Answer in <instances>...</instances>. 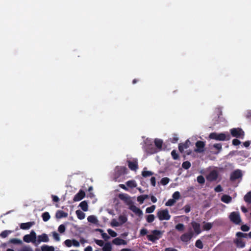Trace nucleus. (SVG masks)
Here are the masks:
<instances>
[{"label":"nucleus","instance_id":"39448f33","mask_svg":"<svg viewBox=\"0 0 251 251\" xmlns=\"http://www.w3.org/2000/svg\"><path fill=\"white\" fill-rule=\"evenodd\" d=\"M23 240L26 243L32 242L36 245V234L34 230H32L29 234H26L23 237Z\"/></svg>","mask_w":251,"mask_h":251},{"label":"nucleus","instance_id":"5fc2aeb1","mask_svg":"<svg viewBox=\"0 0 251 251\" xmlns=\"http://www.w3.org/2000/svg\"><path fill=\"white\" fill-rule=\"evenodd\" d=\"M147 151L150 154H153L156 152V150L154 147L149 148L147 149Z\"/></svg>","mask_w":251,"mask_h":251},{"label":"nucleus","instance_id":"ddd939ff","mask_svg":"<svg viewBox=\"0 0 251 251\" xmlns=\"http://www.w3.org/2000/svg\"><path fill=\"white\" fill-rule=\"evenodd\" d=\"M129 208L132 211H133L136 215L140 218L142 217L143 215L142 211L138 207L133 204H131L129 206Z\"/></svg>","mask_w":251,"mask_h":251},{"label":"nucleus","instance_id":"680f3d73","mask_svg":"<svg viewBox=\"0 0 251 251\" xmlns=\"http://www.w3.org/2000/svg\"><path fill=\"white\" fill-rule=\"evenodd\" d=\"M214 190L216 192H221L223 191V188L220 185H218L215 187Z\"/></svg>","mask_w":251,"mask_h":251},{"label":"nucleus","instance_id":"e2e57ef3","mask_svg":"<svg viewBox=\"0 0 251 251\" xmlns=\"http://www.w3.org/2000/svg\"><path fill=\"white\" fill-rule=\"evenodd\" d=\"M232 144L234 146H238L241 144V142L237 139H234L232 140Z\"/></svg>","mask_w":251,"mask_h":251},{"label":"nucleus","instance_id":"6e6d98bb","mask_svg":"<svg viewBox=\"0 0 251 251\" xmlns=\"http://www.w3.org/2000/svg\"><path fill=\"white\" fill-rule=\"evenodd\" d=\"M240 228L243 231H248L250 229V227L247 225H243L241 226Z\"/></svg>","mask_w":251,"mask_h":251},{"label":"nucleus","instance_id":"a211bd4d","mask_svg":"<svg viewBox=\"0 0 251 251\" xmlns=\"http://www.w3.org/2000/svg\"><path fill=\"white\" fill-rule=\"evenodd\" d=\"M34 222H29L25 223H22L20 225V228L24 230H26L29 229L33 225H34Z\"/></svg>","mask_w":251,"mask_h":251},{"label":"nucleus","instance_id":"37998d69","mask_svg":"<svg viewBox=\"0 0 251 251\" xmlns=\"http://www.w3.org/2000/svg\"><path fill=\"white\" fill-rule=\"evenodd\" d=\"M97 230L101 232V236L106 241L109 238V236L106 233L103 232V230L101 229H98Z\"/></svg>","mask_w":251,"mask_h":251},{"label":"nucleus","instance_id":"cd10ccee","mask_svg":"<svg viewBox=\"0 0 251 251\" xmlns=\"http://www.w3.org/2000/svg\"><path fill=\"white\" fill-rule=\"evenodd\" d=\"M126 185L131 188H135L137 186V183L134 180H128L126 182Z\"/></svg>","mask_w":251,"mask_h":251},{"label":"nucleus","instance_id":"774afa93","mask_svg":"<svg viewBox=\"0 0 251 251\" xmlns=\"http://www.w3.org/2000/svg\"><path fill=\"white\" fill-rule=\"evenodd\" d=\"M246 117L249 120V122L251 124V111H248L247 112Z\"/></svg>","mask_w":251,"mask_h":251},{"label":"nucleus","instance_id":"79ce46f5","mask_svg":"<svg viewBox=\"0 0 251 251\" xmlns=\"http://www.w3.org/2000/svg\"><path fill=\"white\" fill-rule=\"evenodd\" d=\"M155 209V205H152L150 207H147L146 209V212L147 213H152Z\"/></svg>","mask_w":251,"mask_h":251},{"label":"nucleus","instance_id":"ea45409f","mask_svg":"<svg viewBox=\"0 0 251 251\" xmlns=\"http://www.w3.org/2000/svg\"><path fill=\"white\" fill-rule=\"evenodd\" d=\"M197 180L198 182L201 184H203L205 182V179L201 175L199 176L197 178Z\"/></svg>","mask_w":251,"mask_h":251},{"label":"nucleus","instance_id":"72a5a7b5","mask_svg":"<svg viewBox=\"0 0 251 251\" xmlns=\"http://www.w3.org/2000/svg\"><path fill=\"white\" fill-rule=\"evenodd\" d=\"M237 237L241 239V238H248L249 237L248 234L244 233L241 232H238L236 234Z\"/></svg>","mask_w":251,"mask_h":251},{"label":"nucleus","instance_id":"f8f14e48","mask_svg":"<svg viewBox=\"0 0 251 251\" xmlns=\"http://www.w3.org/2000/svg\"><path fill=\"white\" fill-rule=\"evenodd\" d=\"M49 241V238L48 235L46 233H43L38 236L37 239L36 240V245H38L41 242H48Z\"/></svg>","mask_w":251,"mask_h":251},{"label":"nucleus","instance_id":"8fccbe9b","mask_svg":"<svg viewBox=\"0 0 251 251\" xmlns=\"http://www.w3.org/2000/svg\"><path fill=\"white\" fill-rule=\"evenodd\" d=\"M222 145L221 143H217L213 145V147L218 151V152H219L222 148Z\"/></svg>","mask_w":251,"mask_h":251},{"label":"nucleus","instance_id":"412c9836","mask_svg":"<svg viewBox=\"0 0 251 251\" xmlns=\"http://www.w3.org/2000/svg\"><path fill=\"white\" fill-rule=\"evenodd\" d=\"M68 216V213L62 210H58L55 214V217L57 219L66 218Z\"/></svg>","mask_w":251,"mask_h":251},{"label":"nucleus","instance_id":"423d86ee","mask_svg":"<svg viewBox=\"0 0 251 251\" xmlns=\"http://www.w3.org/2000/svg\"><path fill=\"white\" fill-rule=\"evenodd\" d=\"M157 216L160 221L169 220L171 218V216L167 209L158 211L157 213Z\"/></svg>","mask_w":251,"mask_h":251},{"label":"nucleus","instance_id":"4d7b16f0","mask_svg":"<svg viewBox=\"0 0 251 251\" xmlns=\"http://www.w3.org/2000/svg\"><path fill=\"white\" fill-rule=\"evenodd\" d=\"M183 209L185 213H189L191 211V206L189 204H186L183 207Z\"/></svg>","mask_w":251,"mask_h":251},{"label":"nucleus","instance_id":"6e6552de","mask_svg":"<svg viewBox=\"0 0 251 251\" xmlns=\"http://www.w3.org/2000/svg\"><path fill=\"white\" fill-rule=\"evenodd\" d=\"M243 176L241 170L237 169L232 172L230 176V180L231 181H234L235 180L241 178Z\"/></svg>","mask_w":251,"mask_h":251},{"label":"nucleus","instance_id":"49530a36","mask_svg":"<svg viewBox=\"0 0 251 251\" xmlns=\"http://www.w3.org/2000/svg\"><path fill=\"white\" fill-rule=\"evenodd\" d=\"M111 225L113 227L119 226H121L120 223L118 222L115 219H112L111 222Z\"/></svg>","mask_w":251,"mask_h":251},{"label":"nucleus","instance_id":"58836bf2","mask_svg":"<svg viewBox=\"0 0 251 251\" xmlns=\"http://www.w3.org/2000/svg\"><path fill=\"white\" fill-rule=\"evenodd\" d=\"M182 167L185 169H188L191 167V163L188 161H186L183 162Z\"/></svg>","mask_w":251,"mask_h":251},{"label":"nucleus","instance_id":"2f4dec72","mask_svg":"<svg viewBox=\"0 0 251 251\" xmlns=\"http://www.w3.org/2000/svg\"><path fill=\"white\" fill-rule=\"evenodd\" d=\"M42 217L44 222H47L50 219V216L48 212H45L42 214Z\"/></svg>","mask_w":251,"mask_h":251},{"label":"nucleus","instance_id":"9b49d317","mask_svg":"<svg viewBox=\"0 0 251 251\" xmlns=\"http://www.w3.org/2000/svg\"><path fill=\"white\" fill-rule=\"evenodd\" d=\"M193 235L192 231L185 233L180 236V239L183 242H187L191 239Z\"/></svg>","mask_w":251,"mask_h":251},{"label":"nucleus","instance_id":"bf43d9fd","mask_svg":"<svg viewBox=\"0 0 251 251\" xmlns=\"http://www.w3.org/2000/svg\"><path fill=\"white\" fill-rule=\"evenodd\" d=\"M65 245L68 247H70L72 246V240L67 239L64 242Z\"/></svg>","mask_w":251,"mask_h":251},{"label":"nucleus","instance_id":"69168bd1","mask_svg":"<svg viewBox=\"0 0 251 251\" xmlns=\"http://www.w3.org/2000/svg\"><path fill=\"white\" fill-rule=\"evenodd\" d=\"M145 200L144 199L143 196L142 195H140L137 197V201L140 203H143Z\"/></svg>","mask_w":251,"mask_h":251},{"label":"nucleus","instance_id":"4468645a","mask_svg":"<svg viewBox=\"0 0 251 251\" xmlns=\"http://www.w3.org/2000/svg\"><path fill=\"white\" fill-rule=\"evenodd\" d=\"M191 226L194 230L195 233L198 235L200 234L201 232V225L199 223H198L195 221H192L191 223Z\"/></svg>","mask_w":251,"mask_h":251},{"label":"nucleus","instance_id":"f3484780","mask_svg":"<svg viewBox=\"0 0 251 251\" xmlns=\"http://www.w3.org/2000/svg\"><path fill=\"white\" fill-rule=\"evenodd\" d=\"M191 143L189 140H187L184 143H181L178 146V149L180 152H182L184 149L189 148Z\"/></svg>","mask_w":251,"mask_h":251},{"label":"nucleus","instance_id":"a19ab883","mask_svg":"<svg viewBox=\"0 0 251 251\" xmlns=\"http://www.w3.org/2000/svg\"><path fill=\"white\" fill-rule=\"evenodd\" d=\"M176 229L178 231H182L184 230V226L182 224H178L176 226Z\"/></svg>","mask_w":251,"mask_h":251},{"label":"nucleus","instance_id":"aec40b11","mask_svg":"<svg viewBox=\"0 0 251 251\" xmlns=\"http://www.w3.org/2000/svg\"><path fill=\"white\" fill-rule=\"evenodd\" d=\"M113 244L116 245H126V242L122 239L119 238H116L113 240L112 241Z\"/></svg>","mask_w":251,"mask_h":251},{"label":"nucleus","instance_id":"7c9ffc66","mask_svg":"<svg viewBox=\"0 0 251 251\" xmlns=\"http://www.w3.org/2000/svg\"><path fill=\"white\" fill-rule=\"evenodd\" d=\"M102 250L103 251H111L112 246L111 244L109 242L105 243L104 245H103Z\"/></svg>","mask_w":251,"mask_h":251},{"label":"nucleus","instance_id":"09e8293b","mask_svg":"<svg viewBox=\"0 0 251 251\" xmlns=\"http://www.w3.org/2000/svg\"><path fill=\"white\" fill-rule=\"evenodd\" d=\"M10 233H11V231H10V230H4L2 232H1L0 235L2 238H5Z\"/></svg>","mask_w":251,"mask_h":251},{"label":"nucleus","instance_id":"6ab92c4d","mask_svg":"<svg viewBox=\"0 0 251 251\" xmlns=\"http://www.w3.org/2000/svg\"><path fill=\"white\" fill-rule=\"evenodd\" d=\"M234 243L237 248H243L245 246V242L238 237L234 240Z\"/></svg>","mask_w":251,"mask_h":251},{"label":"nucleus","instance_id":"b1692460","mask_svg":"<svg viewBox=\"0 0 251 251\" xmlns=\"http://www.w3.org/2000/svg\"><path fill=\"white\" fill-rule=\"evenodd\" d=\"M87 220L89 222L94 224H97L99 222L97 217L94 215L89 216L87 218Z\"/></svg>","mask_w":251,"mask_h":251},{"label":"nucleus","instance_id":"864d4df0","mask_svg":"<svg viewBox=\"0 0 251 251\" xmlns=\"http://www.w3.org/2000/svg\"><path fill=\"white\" fill-rule=\"evenodd\" d=\"M107 232L112 237H115L117 235V233L111 229H107Z\"/></svg>","mask_w":251,"mask_h":251},{"label":"nucleus","instance_id":"c03bdc74","mask_svg":"<svg viewBox=\"0 0 251 251\" xmlns=\"http://www.w3.org/2000/svg\"><path fill=\"white\" fill-rule=\"evenodd\" d=\"M170 181V179L168 177H163L161 179L160 183L163 185H167Z\"/></svg>","mask_w":251,"mask_h":251},{"label":"nucleus","instance_id":"0e129e2a","mask_svg":"<svg viewBox=\"0 0 251 251\" xmlns=\"http://www.w3.org/2000/svg\"><path fill=\"white\" fill-rule=\"evenodd\" d=\"M148 233V230L146 228H142L140 230V234L142 236H144Z\"/></svg>","mask_w":251,"mask_h":251},{"label":"nucleus","instance_id":"1a4fd4ad","mask_svg":"<svg viewBox=\"0 0 251 251\" xmlns=\"http://www.w3.org/2000/svg\"><path fill=\"white\" fill-rule=\"evenodd\" d=\"M119 198L123 201L127 205H131L132 201L130 199V197L127 194H120L118 196Z\"/></svg>","mask_w":251,"mask_h":251},{"label":"nucleus","instance_id":"603ef678","mask_svg":"<svg viewBox=\"0 0 251 251\" xmlns=\"http://www.w3.org/2000/svg\"><path fill=\"white\" fill-rule=\"evenodd\" d=\"M171 155H172V156L173 157V158L174 159V160H176L178 158V154L177 153L176 151L175 150H173L171 152Z\"/></svg>","mask_w":251,"mask_h":251},{"label":"nucleus","instance_id":"e433bc0d","mask_svg":"<svg viewBox=\"0 0 251 251\" xmlns=\"http://www.w3.org/2000/svg\"><path fill=\"white\" fill-rule=\"evenodd\" d=\"M154 219L155 217L154 215L150 214L147 215L146 220L147 222H148L149 223H152L154 220Z\"/></svg>","mask_w":251,"mask_h":251},{"label":"nucleus","instance_id":"4be33fe9","mask_svg":"<svg viewBox=\"0 0 251 251\" xmlns=\"http://www.w3.org/2000/svg\"><path fill=\"white\" fill-rule=\"evenodd\" d=\"M203 225L202 226V228L203 230H209L213 226V223H206L205 222H203Z\"/></svg>","mask_w":251,"mask_h":251},{"label":"nucleus","instance_id":"0eeeda50","mask_svg":"<svg viewBox=\"0 0 251 251\" xmlns=\"http://www.w3.org/2000/svg\"><path fill=\"white\" fill-rule=\"evenodd\" d=\"M219 175V172L217 170H212L206 176V179L209 182L216 181L218 178Z\"/></svg>","mask_w":251,"mask_h":251},{"label":"nucleus","instance_id":"c756f323","mask_svg":"<svg viewBox=\"0 0 251 251\" xmlns=\"http://www.w3.org/2000/svg\"><path fill=\"white\" fill-rule=\"evenodd\" d=\"M118 220L120 225H122L126 222L127 218L126 216L120 215Z\"/></svg>","mask_w":251,"mask_h":251},{"label":"nucleus","instance_id":"2eb2a0df","mask_svg":"<svg viewBox=\"0 0 251 251\" xmlns=\"http://www.w3.org/2000/svg\"><path fill=\"white\" fill-rule=\"evenodd\" d=\"M85 196V193L82 190H80L79 192L74 196L73 201H78L82 200Z\"/></svg>","mask_w":251,"mask_h":251},{"label":"nucleus","instance_id":"a18cd8bd","mask_svg":"<svg viewBox=\"0 0 251 251\" xmlns=\"http://www.w3.org/2000/svg\"><path fill=\"white\" fill-rule=\"evenodd\" d=\"M176 201L173 199H169L165 203L166 206H171L174 204Z\"/></svg>","mask_w":251,"mask_h":251},{"label":"nucleus","instance_id":"3c124183","mask_svg":"<svg viewBox=\"0 0 251 251\" xmlns=\"http://www.w3.org/2000/svg\"><path fill=\"white\" fill-rule=\"evenodd\" d=\"M65 230H66V227L64 225H61L59 226L58 227V231L60 233H64L65 231Z\"/></svg>","mask_w":251,"mask_h":251},{"label":"nucleus","instance_id":"4c0bfd02","mask_svg":"<svg viewBox=\"0 0 251 251\" xmlns=\"http://www.w3.org/2000/svg\"><path fill=\"white\" fill-rule=\"evenodd\" d=\"M195 246L197 248H198L200 249H202L203 247L202 242L200 239L196 241V243H195Z\"/></svg>","mask_w":251,"mask_h":251},{"label":"nucleus","instance_id":"393cba45","mask_svg":"<svg viewBox=\"0 0 251 251\" xmlns=\"http://www.w3.org/2000/svg\"><path fill=\"white\" fill-rule=\"evenodd\" d=\"M79 206L80 207V208L82 209V210L84 211H87L88 209V203L86 201H81L79 204Z\"/></svg>","mask_w":251,"mask_h":251},{"label":"nucleus","instance_id":"dca6fc26","mask_svg":"<svg viewBox=\"0 0 251 251\" xmlns=\"http://www.w3.org/2000/svg\"><path fill=\"white\" fill-rule=\"evenodd\" d=\"M128 166L129 168L132 171H136L138 168V165L137 161H127Z\"/></svg>","mask_w":251,"mask_h":251},{"label":"nucleus","instance_id":"20e7f679","mask_svg":"<svg viewBox=\"0 0 251 251\" xmlns=\"http://www.w3.org/2000/svg\"><path fill=\"white\" fill-rule=\"evenodd\" d=\"M230 221L235 225H240L242 220L239 212H232L229 216Z\"/></svg>","mask_w":251,"mask_h":251},{"label":"nucleus","instance_id":"bb28decb","mask_svg":"<svg viewBox=\"0 0 251 251\" xmlns=\"http://www.w3.org/2000/svg\"><path fill=\"white\" fill-rule=\"evenodd\" d=\"M75 213L77 218L79 219V220H83L85 218V213L80 210H77L75 211Z\"/></svg>","mask_w":251,"mask_h":251},{"label":"nucleus","instance_id":"a878e982","mask_svg":"<svg viewBox=\"0 0 251 251\" xmlns=\"http://www.w3.org/2000/svg\"><path fill=\"white\" fill-rule=\"evenodd\" d=\"M42 251H54V248L53 246H49L44 245L41 247Z\"/></svg>","mask_w":251,"mask_h":251},{"label":"nucleus","instance_id":"f704fd0d","mask_svg":"<svg viewBox=\"0 0 251 251\" xmlns=\"http://www.w3.org/2000/svg\"><path fill=\"white\" fill-rule=\"evenodd\" d=\"M153 175V173L151 171L144 170L142 173V175L143 177H146L151 176Z\"/></svg>","mask_w":251,"mask_h":251},{"label":"nucleus","instance_id":"c9c22d12","mask_svg":"<svg viewBox=\"0 0 251 251\" xmlns=\"http://www.w3.org/2000/svg\"><path fill=\"white\" fill-rule=\"evenodd\" d=\"M9 242L12 244L19 245L22 243V241L21 240L16 238L11 239L9 241Z\"/></svg>","mask_w":251,"mask_h":251},{"label":"nucleus","instance_id":"de8ad7c7","mask_svg":"<svg viewBox=\"0 0 251 251\" xmlns=\"http://www.w3.org/2000/svg\"><path fill=\"white\" fill-rule=\"evenodd\" d=\"M173 199H174L175 201L176 200H178L180 197V193L178 191L175 192L172 196Z\"/></svg>","mask_w":251,"mask_h":251},{"label":"nucleus","instance_id":"5701e85b","mask_svg":"<svg viewBox=\"0 0 251 251\" xmlns=\"http://www.w3.org/2000/svg\"><path fill=\"white\" fill-rule=\"evenodd\" d=\"M232 198L227 195H224L221 198V201L226 203H228L231 201Z\"/></svg>","mask_w":251,"mask_h":251},{"label":"nucleus","instance_id":"338daca9","mask_svg":"<svg viewBox=\"0 0 251 251\" xmlns=\"http://www.w3.org/2000/svg\"><path fill=\"white\" fill-rule=\"evenodd\" d=\"M19 251H33L32 249L29 247H25Z\"/></svg>","mask_w":251,"mask_h":251},{"label":"nucleus","instance_id":"f03ea898","mask_svg":"<svg viewBox=\"0 0 251 251\" xmlns=\"http://www.w3.org/2000/svg\"><path fill=\"white\" fill-rule=\"evenodd\" d=\"M151 232L152 234L147 235V237L150 241L152 243H155L157 240L160 239L163 234V231L156 229L153 230Z\"/></svg>","mask_w":251,"mask_h":251},{"label":"nucleus","instance_id":"c85d7f7f","mask_svg":"<svg viewBox=\"0 0 251 251\" xmlns=\"http://www.w3.org/2000/svg\"><path fill=\"white\" fill-rule=\"evenodd\" d=\"M154 144L157 148L161 149L162 146L163 141L161 139H155Z\"/></svg>","mask_w":251,"mask_h":251},{"label":"nucleus","instance_id":"13d9d810","mask_svg":"<svg viewBox=\"0 0 251 251\" xmlns=\"http://www.w3.org/2000/svg\"><path fill=\"white\" fill-rule=\"evenodd\" d=\"M95 242L99 246L102 247L104 245V242L101 240L95 239Z\"/></svg>","mask_w":251,"mask_h":251},{"label":"nucleus","instance_id":"473e14b6","mask_svg":"<svg viewBox=\"0 0 251 251\" xmlns=\"http://www.w3.org/2000/svg\"><path fill=\"white\" fill-rule=\"evenodd\" d=\"M244 201L249 203H251V192H248L245 196H244Z\"/></svg>","mask_w":251,"mask_h":251},{"label":"nucleus","instance_id":"f257e3e1","mask_svg":"<svg viewBox=\"0 0 251 251\" xmlns=\"http://www.w3.org/2000/svg\"><path fill=\"white\" fill-rule=\"evenodd\" d=\"M209 138L211 139H214L217 141H228L230 139L229 134H226L224 133H218L216 132L211 133L209 135Z\"/></svg>","mask_w":251,"mask_h":251},{"label":"nucleus","instance_id":"9d476101","mask_svg":"<svg viewBox=\"0 0 251 251\" xmlns=\"http://www.w3.org/2000/svg\"><path fill=\"white\" fill-rule=\"evenodd\" d=\"M196 149L194 150V151L196 152L201 153L204 151L205 143L204 142L201 141H198L196 143Z\"/></svg>","mask_w":251,"mask_h":251},{"label":"nucleus","instance_id":"7ed1b4c3","mask_svg":"<svg viewBox=\"0 0 251 251\" xmlns=\"http://www.w3.org/2000/svg\"><path fill=\"white\" fill-rule=\"evenodd\" d=\"M231 135L237 138L244 139L245 136L244 131L241 128H233L230 130Z\"/></svg>","mask_w":251,"mask_h":251},{"label":"nucleus","instance_id":"052dcab7","mask_svg":"<svg viewBox=\"0 0 251 251\" xmlns=\"http://www.w3.org/2000/svg\"><path fill=\"white\" fill-rule=\"evenodd\" d=\"M52 235H53L54 239L56 241H58L60 240L59 235L57 233H56V232H53Z\"/></svg>","mask_w":251,"mask_h":251}]
</instances>
